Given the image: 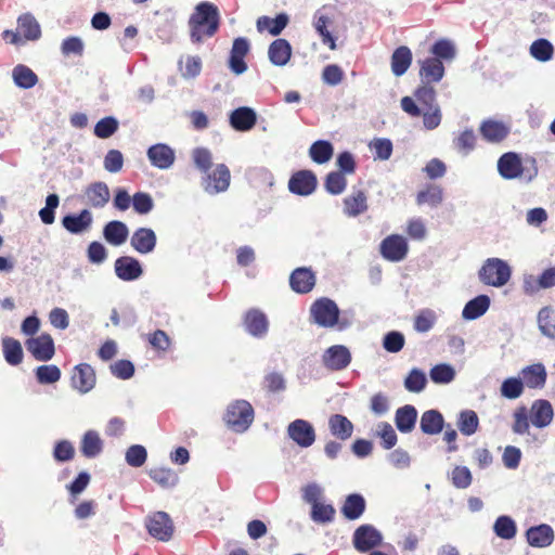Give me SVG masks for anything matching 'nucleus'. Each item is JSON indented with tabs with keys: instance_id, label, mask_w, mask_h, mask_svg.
Segmentation results:
<instances>
[{
	"instance_id": "obj_1",
	"label": "nucleus",
	"mask_w": 555,
	"mask_h": 555,
	"mask_svg": "<svg viewBox=\"0 0 555 555\" xmlns=\"http://www.w3.org/2000/svg\"><path fill=\"white\" fill-rule=\"evenodd\" d=\"M414 99L403 96L401 108L411 117H423V125L427 130L436 129L442 120V113L437 102V92L431 85H420L414 91Z\"/></svg>"
},
{
	"instance_id": "obj_2",
	"label": "nucleus",
	"mask_w": 555,
	"mask_h": 555,
	"mask_svg": "<svg viewBox=\"0 0 555 555\" xmlns=\"http://www.w3.org/2000/svg\"><path fill=\"white\" fill-rule=\"evenodd\" d=\"M220 14L211 2H201L195 7L189 20L192 42L201 43L205 38L212 37L219 29Z\"/></svg>"
},
{
	"instance_id": "obj_3",
	"label": "nucleus",
	"mask_w": 555,
	"mask_h": 555,
	"mask_svg": "<svg viewBox=\"0 0 555 555\" xmlns=\"http://www.w3.org/2000/svg\"><path fill=\"white\" fill-rule=\"evenodd\" d=\"M223 421L233 431L244 433L254 421V409L248 401L236 400L228 405Z\"/></svg>"
},
{
	"instance_id": "obj_4",
	"label": "nucleus",
	"mask_w": 555,
	"mask_h": 555,
	"mask_svg": "<svg viewBox=\"0 0 555 555\" xmlns=\"http://www.w3.org/2000/svg\"><path fill=\"white\" fill-rule=\"evenodd\" d=\"M511 278V268L508 264L499 259H488L479 271L480 281L490 286L501 287L505 285Z\"/></svg>"
},
{
	"instance_id": "obj_5",
	"label": "nucleus",
	"mask_w": 555,
	"mask_h": 555,
	"mask_svg": "<svg viewBox=\"0 0 555 555\" xmlns=\"http://www.w3.org/2000/svg\"><path fill=\"white\" fill-rule=\"evenodd\" d=\"M310 317L319 326L333 327L338 322L339 308L334 300L322 297L311 305Z\"/></svg>"
},
{
	"instance_id": "obj_6",
	"label": "nucleus",
	"mask_w": 555,
	"mask_h": 555,
	"mask_svg": "<svg viewBox=\"0 0 555 555\" xmlns=\"http://www.w3.org/2000/svg\"><path fill=\"white\" fill-rule=\"evenodd\" d=\"M145 527L149 533L158 541H169L175 532L170 516L165 512H155L147 516Z\"/></svg>"
},
{
	"instance_id": "obj_7",
	"label": "nucleus",
	"mask_w": 555,
	"mask_h": 555,
	"mask_svg": "<svg viewBox=\"0 0 555 555\" xmlns=\"http://www.w3.org/2000/svg\"><path fill=\"white\" fill-rule=\"evenodd\" d=\"M379 251L384 259L399 262L406 257L409 245L402 235L390 234L380 242Z\"/></svg>"
},
{
	"instance_id": "obj_8",
	"label": "nucleus",
	"mask_w": 555,
	"mask_h": 555,
	"mask_svg": "<svg viewBox=\"0 0 555 555\" xmlns=\"http://www.w3.org/2000/svg\"><path fill=\"white\" fill-rule=\"evenodd\" d=\"M380 532L372 525H361L352 535L354 548L360 553H366L382 544Z\"/></svg>"
},
{
	"instance_id": "obj_9",
	"label": "nucleus",
	"mask_w": 555,
	"mask_h": 555,
	"mask_svg": "<svg viewBox=\"0 0 555 555\" xmlns=\"http://www.w3.org/2000/svg\"><path fill=\"white\" fill-rule=\"evenodd\" d=\"M323 365L331 371H341L351 362V353L346 346L334 345L322 356Z\"/></svg>"
},
{
	"instance_id": "obj_10",
	"label": "nucleus",
	"mask_w": 555,
	"mask_h": 555,
	"mask_svg": "<svg viewBox=\"0 0 555 555\" xmlns=\"http://www.w3.org/2000/svg\"><path fill=\"white\" fill-rule=\"evenodd\" d=\"M289 438L301 448H308L315 441L313 426L305 420H295L287 427Z\"/></svg>"
},
{
	"instance_id": "obj_11",
	"label": "nucleus",
	"mask_w": 555,
	"mask_h": 555,
	"mask_svg": "<svg viewBox=\"0 0 555 555\" xmlns=\"http://www.w3.org/2000/svg\"><path fill=\"white\" fill-rule=\"evenodd\" d=\"M72 386L81 393H87L94 388L96 376L93 367L88 363H80L73 370Z\"/></svg>"
},
{
	"instance_id": "obj_12",
	"label": "nucleus",
	"mask_w": 555,
	"mask_h": 555,
	"mask_svg": "<svg viewBox=\"0 0 555 555\" xmlns=\"http://www.w3.org/2000/svg\"><path fill=\"white\" fill-rule=\"evenodd\" d=\"M28 351L38 361H49L55 353L54 341L49 334H41L38 337L26 341Z\"/></svg>"
},
{
	"instance_id": "obj_13",
	"label": "nucleus",
	"mask_w": 555,
	"mask_h": 555,
	"mask_svg": "<svg viewBox=\"0 0 555 555\" xmlns=\"http://www.w3.org/2000/svg\"><path fill=\"white\" fill-rule=\"evenodd\" d=\"M315 188L317 177L310 170H299L295 172L288 181L289 191L301 196L310 195Z\"/></svg>"
},
{
	"instance_id": "obj_14",
	"label": "nucleus",
	"mask_w": 555,
	"mask_h": 555,
	"mask_svg": "<svg viewBox=\"0 0 555 555\" xmlns=\"http://www.w3.org/2000/svg\"><path fill=\"white\" fill-rule=\"evenodd\" d=\"M231 173L224 164H219L204 178V188L209 193L225 191L230 185Z\"/></svg>"
},
{
	"instance_id": "obj_15",
	"label": "nucleus",
	"mask_w": 555,
	"mask_h": 555,
	"mask_svg": "<svg viewBox=\"0 0 555 555\" xmlns=\"http://www.w3.org/2000/svg\"><path fill=\"white\" fill-rule=\"evenodd\" d=\"M367 209V193L364 190H353L343 199V212L349 218H356Z\"/></svg>"
},
{
	"instance_id": "obj_16",
	"label": "nucleus",
	"mask_w": 555,
	"mask_h": 555,
	"mask_svg": "<svg viewBox=\"0 0 555 555\" xmlns=\"http://www.w3.org/2000/svg\"><path fill=\"white\" fill-rule=\"evenodd\" d=\"M498 170L506 180L519 178L524 172L521 158L514 152H507L499 158Z\"/></svg>"
},
{
	"instance_id": "obj_17",
	"label": "nucleus",
	"mask_w": 555,
	"mask_h": 555,
	"mask_svg": "<svg viewBox=\"0 0 555 555\" xmlns=\"http://www.w3.org/2000/svg\"><path fill=\"white\" fill-rule=\"evenodd\" d=\"M115 273L122 281H134L142 275L143 270L135 258L121 256L115 261Z\"/></svg>"
},
{
	"instance_id": "obj_18",
	"label": "nucleus",
	"mask_w": 555,
	"mask_h": 555,
	"mask_svg": "<svg viewBox=\"0 0 555 555\" xmlns=\"http://www.w3.org/2000/svg\"><path fill=\"white\" fill-rule=\"evenodd\" d=\"M246 331L255 336L262 337L267 334L269 321L267 315L259 309H249L244 315Z\"/></svg>"
},
{
	"instance_id": "obj_19",
	"label": "nucleus",
	"mask_w": 555,
	"mask_h": 555,
	"mask_svg": "<svg viewBox=\"0 0 555 555\" xmlns=\"http://www.w3.org/2000/svg\"><path fill=\"white\" fill-rule=\"evenodd\" d=\"M420 76L422 83L431 85L439 82L444 76V66L441 60L427 57L420 61Z\"/></svg>"
},
{
	"instance_id": "obj_20",
	"label": "nucleus",
	"mask_w": 555,
	"mask_h": 555,
	"mask_svg": "<svg viewBox=\"0 0 555 555\" xmlns=\"http://www.w3.org/2000/svg\"><path fill=\"white\" fill-rule=\"evenodd\" d=\"M289 284L294 292L298 294H307L311 292L315 285V275L308 268H297L289 276Z\"/></svg>"
},
{
	"instance_id": "obj_21",
	"label": "nucleus",
	"mask_w": 555,
	"mask_h": 555,
	"mask_svg": "<svg viewBox=\"0 0 555 555\" xmlns=\"http://www.w3.org/2000/svg\"><path fill=\"white\" fill-rule=\"evenodd\" d=\"M156 234L150 228L137 229L130 238L131 246L140 254L152 253L156 246Z\"/></svg>"
},
{
	"instance_id": "obj_22",
	"label": "nucleus",
	"mask_w": 555,
	"mask_h": 555,
	"mask_svg": "<svg viewBox=\"0 0 555 555\" xmlns=\"http://www.w3.org/2000/svg\"><path fill=\"white\" fill-rule=\"evenodd\" d=\"M553 408L547 400H535L530 409V422L538 428L546 427L553 420Z\"/></svg>"
},
{
	"instance_id": "obj_23",
	"label": "nucleus",
	"mask_w": 555,
	"mask_h": 555,
	"mask_svg": "<svg viewBox=\"0 0 555 555\" xmlns=\"http://www.w3.org/2000/svg\"><path fill=\"white\" fill-rule=\"evenodd\" d=\"M87 203L93 208H103L111 198V193L105 182L99 181L89 184L85 190Z\"/></svg>"
},
{
	"instance_id": "obj_24",
	"label": "nucleus",
	"mask_w": 555,
	"mask_h": 555,
	"mask_svg": "<svg viewBox=\"0 0 555 555\" xmlns=\"http://www.w3.org/2000/svg\"><path fill=\"white\" fill-rule=\"evenodd\" d=\"M257 121V115L250 107H238L230 115V125L237 131L250 130Z\"/></svg>"
},
{
	"instance_id": "obj_25",
	"label": "nucleus",
	"mask_w": 555,
	"mask_h": 555,
	"mask_svg": "<svg viewBox=\"0 0 555 555\" xmlns=\"http://www.w3.org/2000/svg\"><path fill=\"white\" fill-rule=\"evenodd\" d=\"M147 156L153 166L159 169L169 168L175 162L173 151L166 144H155L147 151Z\"/></svg>"
},
{
	"instance_id": "obj_26",
	"label": "nucleus",
	"mask_w": 555,
	"mask_h": 555,
	"mask_svg": "<svg viewBox=\"0 0 555 555\" xmlns=\"http://www.w3.org/2000/svg\"><path fill=\"white\" fill-rule=\"evenodd\" d=\"M270 62L275 66H284L292 56V47L286 39H275L268 49Z\"/></svg>"
},
{
	"instance_id": "obj_27",
	"label": "nucleus",
	"mask_w": 555,
	"mask_h": 555,
	"mask_svg": "<svg viewBox=\"0 0 555 555\" xmlns=\"http://www.w3.org/2000/svg\"><path fill=\"white\" fill-rule=\"evenodd\" d=\"M526 535L528 543L534 547H546L554 540L552 527L545 524L529 528Z\"/></svg>"
},
{
	"instance_id": "obj_28",
	"label": "nucleus",
	"mask_w": 555,
	"mask_h": 555,
	"mask_svg": "<svg viewBox=\"0 0 555 555\" xmlns=\"http://www.w3.org/2000/svg\"><path fill=\"white\" fill-rule=\"evenodd\" d=\"M524 386L529 388H542L546 382V371L543 364L537 363L526 366L521 371Z\"/></svg>"
},
{
	"instance_id": "obj_29",
	"label": "nucleus",
	"mask_w": 555,
	"mask_h": 555,
	"mask_svg": "<svg viewBox=\"0 0 555 555\" xmlns=\"http://www.w3.org/2000/svg\"><path fill=\"white\" fill-rule=\"evenodd\" d=\"M92 216L88 209H83L79 215H67L62 219L63 227L70 233L78 234L90 228Z\"/></svg>"
},
{
	"instance_id": "obj_30",
	"label": "nucleus",
	"mask_w": 555,
	"mask_h": 555,
	"mask_svg": "<svg viewBox=\"0 0 555 555\" xmlns=\"http://www.w3.org/2000/svg\"><path fill=\"white\" fill-rule=\"evenodd\" d=\"M417 411L413 405L406 404L396 411L395 423L399 431L411 433L416 424Z\"/></svg>"
},
{
	"instance_id": "obj_31",
	"label": "nucleus",
	"mask_w": 555,
	"mask_h": 555,
	"mask_svg": "<svg viewBox=\"0 0 555 555\" xmlns=\"http://www.w3.org/2000/svg\"><path fill=\"white\" fill-rule=\"evenodd\" d=\"M365 507L364 498L361 494L352 493L346 498L341 506V514L346 519L356 520L363 515Z\"/></svg>"
},
{
	"instance_id": "obj_32",
	"label": "nucleus",
	"mask_w": 555,
	"mask_h": 555,
	"mask_svg": "<svg viewBox=\"0 0 555 555\" xmlns=\"http://www.w3.org/2000/svg\"><path fill=\"white\" fill-rule=\"evenodd\" d=\"M17 30L25 40L35 41L41 37V28L30 13H24L17 18Z\"/></svg>"
},
{
	"instance_id": "obj_33",
	"label": "nucleus",
	"mask_w": 555,
	"mask_h": 555,
	"mask_svg": "<svg viewBox=\"0 0 555 555\" xmlns=\"http://www.w3.org/2000/svg\"><path fill=\"white\" fill-rule=\"evenodd\" d=\"M129 230L121 221H109L103 229L104 238L114 246H119L127 241Z\"/></svg>"
},
{
	"instance_id": "obj_34",
	"label": "nucleus",
	"mask_w": 555,
	"mask_h": 555,
	"mask_svg": "<svg viewBox=\"0 0 555 555\" xmlns=\"http://www.w3.org/2000/svg\"><path fill=\"white\" fill-rule=\"evenodd\" d=\"M330 431L340 440H347L352 436L353 424L341 414H333L328 418Z\"/></svg>"
},
{
	"instance_id": "obj_35",
	"label": "nucleus",
	"mask_w": 555,
	"mask_h": 555,
	"mask_svg": "<svg viewBox=\"0 0 555 555\" xmlns=\"http://www.w3.org/2000/svg\"><path fill=\"white\" fill-rule=\"evenodd\" d=\"M412 52L406 46L397 48L391 55V70L395 76H402L406 73L412 63Z\"/></svg>"
},
{
	"instance_id": "obj_36",
	"label": "nucleus",
	"mask_w": 555,
	"mask_h": 555,
	"mask_svg": "<svg viewBox=\"0 0 555 555\" xmlns=\"http://www.w3.org/2000/svg\"><path fill=\"white\" fill-rule=\"evenodd\" d=\"M480 132L485 140L489 142H501L508 134V128L500 121L486 120L480 126Z\"/></svg>"
},
{
	"instance_id": "obj_37",
	"label": "nucleus",
	"mask_w": 555,
	"mask_h": 555,
	"mask_svg": "<svg viewBox=\"0 0 555 555\" xmlns=\"http://www.w3.org/2000/svg\"><path fill=\"white\" fill-rule=\"evenodd\" d=\"M288 16L280 13L275 18L269 16H260L257 20V29L259 31L268 30L272 36L280 35L288 24Z\"/></svg>"
},
{
	"instance_id": "obj_38",
	"label": "nucleus",
	"mask_w": 555,
	"mask_h": 555,
	"mask_svg": "<svg viewBox=\"0 0 555 555\" xmlns=\"http://www.w3.org/2000/svg\"><path fill=\"white\" fill-rule=\"evenodd\" d=\"M421 429L426 435H437L443 428V417L437 410H428L422 414Z\"/></svg>"
},
{
	"instance_id": "obj_39",
	"label": "nucleus",
	"mask_w": 555,
	"mask_h": 555,
	"mask_svg": "<svg viewBox=\"0 0 555 555\" xmlns=\"http://www.w3.org/2000/svg\"><path fill=\"white\" fill-rule=\"evenodd\" d=\"M103 449V441L95 430H88L81 440L80 451L83 456L92 459L98 456Z\"/></svg>"
},
{
	"instance_id": "obj_40",
	"label": "nucleus",
	"mask_w": 555,
	"mask_h": 555,
	"mask_svg": "<svg viewBox=\"0 0 555 555\" xmlns=\"http://www.w3.org/2000/svg\"><path fill=\"white\" fill-rule=\"evenodd\" d=\"M443 201V190L437 184H428L425 189L421 190L416 195V204L418 206L429 205L437 207Z\"/></svg>"
},
{
	"instance_id": "obj_41",
	"label": "nucleus",
	"mask_w": 555,
	"mask_h": 555,
	"mask_svg": "<svg viewBox=\"0 0 555 555\" xmlns=\"http://www.w3.org/2000/svg\"><path fill=\"white\" fill-rule=\"evenodd\" d=\"M489 306V297L487 295H479L465 305L462 315L466 320H475L485 314Z\"/></svg>"
},
{
	"instance_id": "obj_42",
	"label": "nucleus",
	"mask_w": 555,
	"mask_h": 555,
	"mask_svg": "<svg viewBox=\"0 0 555 555\" xmlns=\"http://www.w3.org/2000/svg\"><path fill=\"white\" fill-rule=\"evenodd\" d=\"M2 349L5 361L10 365H18L23 361V348L21 343L12 337L2 339Z\"/></svg>"
},
{
	"instance_id": "obj_43",
	"label": "nucleus",
	"mask_w": 555,
	"mask_h": 555,
	"mask_svg": "<svg viewBox=\"0 0 555 555\" xmlns=\"http://www.w3.org/2000/svg\"><path fill=\"white\" fill-rule=\"evenodd\" d=\"M12 76L15 85L23 89L33 88L38 82V77L34 70L23 64L13 68Z\"/></svg>"
},
{
	"instance_id": "obj_44",
	"label": "nucleus",
	"mask_w": 555,
	"mask_h": 555,
	"mask_svg": "<svg viewBox=\"0 0 555 555\" xmlns=\"http://www.w3.org/2000/svg\"><path fill=\"white\" fill-rule=\"evenodd\" d=\"M149 476L163 488H171L178 482V475L168 467H153L149 470Z\"/></svg>"
},
{
	"instance_id": "obj_45",
	"label": "nucleus",
	"mask_w": 555,
	"mask_h": 555,
	"mask_svg": "<svg viewBox=\"0 0 555 555\" xmlns=\"http://www.w3.org/2000/svg\"><path fill=\"white\" fill-rule=\"evenodd\" d=\"M310 157L317 164L327 163L334 153L333 145L328 141H315L309 150Z\"/></svg>"
},
{
	"instance_id": "obj_46",
	"label": "nucleus",
	"mask_w": 555,
	"mask_h": 555,
	"mask_svg": "<svg viewBox=\"0 0 555 555\" xmlns=\"http://www.w3.org/2000/svg\"><path fill=\"white\" fill-rule=\"evenodd\" d=\"M479 420L478 415L473 410L463 411L459 418V429L465 436H472L478 429Z\"/></svg>"
},
{
	"instance_id": "obj_47",
	"label": "nucleus",
	"mask_w": 555,
	"mask_h": 555,
	"mask_svg": "<svg viewBox=\"0 0 555 555\" xmlns=\"http://www.w3.org/2000/svg\"><path fill=\"white\" fill-rule=\"evenodd\" d=\"M539 328L543 335L555 338V318L550 307L542 308L538 313Z\"/></svg>"
},
{
	"instance_id": "obj_48",
	"label": "nucleus",
	"mask_w": 555,
	"mask_h": 555,
	"mask_svg": "<svg viewBox=\"0 0 555 555\" xmlns=\"http://www.w3.org/2000/svg\"><path fill=\"white\" fill-rule=\"evenodd\" d=\"M431 54L434 55V59H438L441 61H452L455 57V47L454 44L448 40V39H439L437 40L431 49Z\"/></svg>"
},
{
	"instance_id": "obj_49",
	"label": "nucleus",
	"mask_w": 555,
	"mask_h": 555,
	"mask_svg": "<svg viewBox=\"0 0 555 555\" xmlns=\"http://www.w3.org/2000/svg\"><path fill=\"white\" fill-rule=\"evenodd\" d=\"M335 508L332 504H324L322 502L311 506V519L318 524L332 522L335 517Z\"/></svg>"
},
{
	"instance_id": "obj_50",
	"label": "nucleus",
	"mask_w": 555,
	"mask_h": 555,
	"mask_svg": "<svg viewBox=\"0 0 555 555\" xmlns=\"http://www.w3.org/2000/svg\"><path fill=\"white\" fill-rule=\"evenodd\" d=\"M495 534L505 540L513 539L516 535L515 521L508 516H500L493 526Z\"/></svg>"
},
{
	"instance_id": "obj_51",
	"label": "nucleus",
	"mask_w": 555,
	"mask_h": 555,
	"mask_svg": "<svg viewBox=\"0 0 555 555\" xmlns=\"http://www.w3.org/2000/svg\"><path fill=\"white\" fill-rule=\"evenodd\" d=\"M35 373L37 382L41 385L53 384L61 378V370L54 364L40 365Z\"/></svg>"
},
{
	"instance_id": "obj_52",
	"label": "nucleus",
	"mask_w": 555,
	"mask_h": 555,
	"mask_svg": "<svg viewBox=\"0 0 555 555\" xmlns=\"http://www.w3.org/2000/svg\"><path fill=\"white\" fill-rule=\"evenodd\" d=\"M325 189L330 194H341L347 186V179L345 175L339 171L330 172L324 182Z\"/></svg>"
},
{
	"instance_id": "obj_53",
	"label": "nucleus",
	"mask_w": 555,
	"mask_h": 555,
	"mask_svg": "<svg viewBox=\"0 0 555 555\" xmlns=\"http://www.w3.org/2000/svg\"><path fill=\"white\" fill-rule=\"evenodd\" d=\"M530 53L538 61L546 62L552 59L554 48L548 40L538 39L531 44Z\"/></svg>"
},
{
	"instance_id": "obj_54",
	"label": "nucleus",
	"mask_w": 555,
	"mask_h": 555,
	"mask_svg": "<svg viewBox=\"0 0 555 555\" xmlns=\"http://www.w3.org/2000/svg\"><path fill=\"white\" fill-rule=\"evenodd\" d=\"M426 375L418 369L411 370L404 379V387L410 392H421L426 387Z\"/></svg>"
},
{
	"instance_id": "obj_55",
	"label": "nucleus",
	"mask_w": 555,
	"mask_h": 555,
	"mask_svg": "<svg viewBox=\"0 0 555 555\" xmlns=\"http://www.w3.org/2000/svg\"><path fill=\"white\" fill-rule=\"evenodd\" d=\"M330 18L326 15L315 16L314 27L318 34L322 38V42L326 44L331 50L336 49V40L327 29Z\"/></svg>"
},
{
	"instance_id": "obj_56",
	"label": "nucleus",
	"mask_w": 555,
	"mask_h": 555,
	"mask_svg": "<svg viewBox=\"0 0 555 555\" xmlns=\"http://www.w3.org/2000/svg\"><path fill=\"white\" fill-rule=\"evenodd\" d=\"M118 129V121L115 117L108 116L100 119L94 126V134L100 139L112 137Z\"/></svg>"
},
{
	"instance_id": "obj_57",
	"label": "nucleus",
	"mask_w": 555,
	"mask_h": 555,
	"mask_svg": "<svg viewBox=\"0 0 555 555\" xmlns=\"http://www.w3.org/2000/svg\"><path fill=\"white\" fill-rule=\"evenodd\" d=\"M430 378L436 384H448L455 377L454 369L449 364H437L430 370Z\"/></svg>"
},
{
	"instance_id": "obj_58",
	"label": "nucleus",
	"mask_w": 555,
	"mask_h": 555,
	"mask_svg": "<svg viewBox=\"0 0 555 555\" xmlns=\"http://www.w3.org/2000/svg\"><path fill=\"white\" fill-rule=\"evenodd\" d=\"M524 383L520 378H506L501 385V395L506 399H517L522 395Z\"/></svg>"
},
{
	"instance_id": "obj_59",
	"label": "nucleus",
	"mask_w": 555,
	"mask_h": 555,
	"mask_svg": "<svg viewBox=\"0 0 555 555\" xmlns=\"http://www.w3.org/2000/svg\"><path fill=\"white\" fill-rule=\"evenodd\" d=\"M146 340L151 347L158 352H166L171 346V339L163 330H156L147 334Z\"/></svg>"
},
{
	"instance_id": "obj_60",
	"label": "nucleus",
	"mask_w": 555,
	"mask_h": 555,
	"mask_svg": "<svg viewBox=\"0 0 555 555\" xmlns=\"http://www.w3.org/2000/svg\"><path fill=\"white\" fill-rule=\"evenodd\" d=\"M436 322V314L433 310L424 309L414 318V328L420 333H426L433 328Z\"/></svg>"
},
{
	"instance_id": "obj_61",
	"label": "nucleus",
	"mask_w": 555,
	"mask_h": 555,
	"mask_svg": "<svg viewBox=\"0 0 555 555\" xmlns=\"http://www.w3.org/2000/svg\"><path fill=\"white\" fill-rule=\"evenodd\" d=\"M452 485L457 489H466L473 481L470 470L466 466H455L451 473Z\"/></svg>"
},
{
	"instance_id": "obj_62",
	"label": "nucleus",
	"mask_w": 555,
	"mask_h": 555,
	"mask_svg": "<svg viewBox=\"0 0 555 555\" xmlns=\"http://www.w3.org/2000/svg\"><path fill=\"white\" fill-rule=\"evenodd\" d=\"M193 162L198 170L207 173L212 166V156L209 150L196 147L192 152Z\"/></svg>"
},
{
	"instance_id": "obj_63",
	"label": "nucleus",
	"mask_w": 555,
	"mask_h": 555,
	"mask_svg": "<svg viewBox=\"0 0 555 555\" xmlns=\"http://www.w3.org/2000/svg\"><path fill=\"white\" fill-rule=\"evenodd\" d=\"M147 459L146 449L141 444H133L126 451V462L132 467H141Z\"/></svg>"
},
{
	"instance_id": "obj_64",
	"label": "nucleus",
	"mask_w": 555,
	"mask_h": 555,
	"mask_svg": "<svg viewBox=\"0 0 555 555\" xmlns=\"http://www.w3.org/2000/svg\"><path fill=\"white\" fill-rule=\"evenodd\" d=\"M132 206L137 214L146 215L154 208V202L149 193L137 192L132 196Z\"/></svg>"
}]
</instances>
